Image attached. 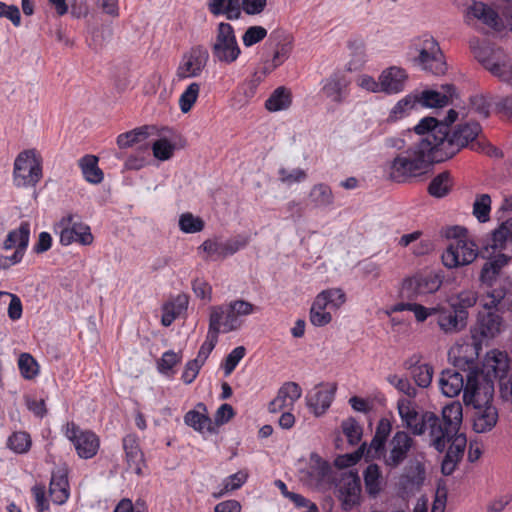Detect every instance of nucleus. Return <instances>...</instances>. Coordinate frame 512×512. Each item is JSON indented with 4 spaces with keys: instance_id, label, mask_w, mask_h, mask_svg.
I'll return each mask as SVG.
<instances>
[{
    "instance_id": "1",
    "label": "nucleus",
    "mask_w": 512,
    "mask_h": 512,
    "mask_svg": "<svg viewBox=\"0 0 512 512\" xmlns=\"http://www.w3.org/2000/svg\"><path fill=\"white\" fill-rule=\"evenodd\" d=\"M479 372L477 369H470L467 374V386L464 391L463 401L466 406H473L474 412L473 429L476 433L490 431L497 423L498 412L491 404L494 387L491 383L478 384Z\"/></svg>"
},
{
    "instance_id": "2",
    "label": "nucleus",
    "mask_w": 512,
    "mask_h": 512,
    "mask_svg": "<svg viewBox=\"0 0 512 512\" xmlns=\"http://www.w3.org/2000/svg\"><path fill=\"white\" fill-rule=\"evenodd\" d=\"M440 152L430 142L418 141L406 151L398 154L390 165V177L393 181L404 182L408 178L420 176L428 171L438 160Z\"/></svg>"
},
{
    "instance_id": "3",
    "label": "nucleus",
    "mask_w": 512,
    "mask_h": 512,
    "mask_svg": "<svg viewBox=\"0 0 512 512\" xmlns=\"http://www.w3.org/2000/svg\"><path fill=\"white\" fill-rule=\"evenodd\" d=\"M444 422L442 423V430L447 428V433L443 436V448L436 449L439 452L445 450L446 445L450 443L448 450L444 456L441 464V471L444 475H451L457 466V463L462 459L467 439L465 434L459 433L460 426L463 419V409L459 401H454L443 408Z\"/></svg>"
},
{
    "instance_id": "4",
    "label": "nucleus",
    "mask_w": 512,
    "mask_h": 512,
    "mask_svg": "<svg viewBox=\"0 0 512 512\" xmlns=\"http://www.w3.org/2000/svg\"><path fill=\"white\" fill-rule=\"evenodd\" d=\"M398 414L403 426L410 430L415 436L423 435L429 431L435 449L443 448V436L447 433V428L442 430L441 426L444 417H439L431 411L419 413L416 404L410 399L401 398L397 402Z\"/></svg>"
},
{
    "instance_id": "5",
    "label": "nucleus",
    "mask_w": 512,
    "mask_h": 512,
    "mask_svg": "<svg viewBox=\"0 0 512 512\" xmlns=\"http://www.w3.org/2000/svg\"><path fill=\"white\" fill-rule=\"evenodd\" d=\"M410 50L417 54L413 57V63L422 70L437 76L446 73L447 64L444 54L432 35L426 33L413 38Z\"/></svg>"
},
{
    "instance_id": "6",
    "label": "nucleus",
    "mask_w": 512,
    "mask_h": 512,
    "mask_svg": "<svg viewBox=\"0 0 512 512\" xmlns=\"http://www.w3.org/2000/svg\"><path fill=\"white\" fill-rule=\"evenodd\" d=\"M467 230L454 226L447 232L448 238H453L442 253V263L448 269H454L471 264L478 256V247L473 241L466 239Z\"/></svg>"
},
{
    "instance_id": "7",
    "label": "nucleus",
    "mask_w": 512,
    "mask_h": 512,
    "mask_svg": "<svg viewBox=\"0 0 512 512\" xmlns=\"http://www.w3.org/2000/svg\"><path fill=\"white\" fill-rule=\"evenodd\" d=\"M258 310L252 303L237 299L224 305L210 307L209 324L214 322L220 333H229L240 329L243 324L241 317L248 316Z\"/></svg>"
},
{
    "instance_id": "8",
    "label": "nucleus",
    "mask_w": 512,
    "mask_h": 512,
    "mask_svg": "<svg viewBox=\"0 0 512 512\" xmlns=\"http://www.w3.org/2000/svg\"><path fill=\"white\" fill-rule=\"evenodd\" d=\"M413 446L414 439L412 436L407 431L398 430L392 435L388 443L369 459L382 461L387 469L394 470L407 460Z\"/></svg>"
},
{
    "instance_id": "9",
    "label": "nucleus",
    "mask_w": 512,
    "mask_h": 512,
    "mask_svg": "<svg viewBox=\"0 0 512 512\" xmlns=\"http://www.w3.org/2000/svg\"><path fill=\"white\" fill-rule=\"evenodd\" d=\"M42 176V159L35 149L24 150L17 155L13 167L16 187H35Z\"/></svg>"
},
{
    "instance_id": "10",
    "label": "nucleus",
    "mask_w": 512,
    "mask_h": 512,
    "mask_svg": "<svg viewBox=\"0 0 512 512\" xmlns=\"http://www.w3.org/2000/svg\"><path fill=\"white\" fill-rule=\"evenodd\" d=\"M442 135L440 139L441 151L440 156H437L438 160H447L452 158L462 148L466 147L470 142H473L481 131V126L477 122H469L465 124H459L452 134L446 135L445 132L437 130Z\"/></svg>"
},
{
    "instance_id": "11",
    "label": "nucleus",
    "mask_w": 512,
    "mask_h": 512,
    "mask_svg": "<svg viewBox=\"0 0 512 512\" xmlns=\"http://www.w3.org/2000/svg\"><path fill=\"white\" fill-rule=\"evenodd\" d=\"M502 328V316L488 307V304H484L483 309L477 314L475 324L471 327V337L476 353L478 354V351L481 350L482 344L499 335Z\"/></svg>"
},
{
    "instance_id": "12",
    "label": "nucleus",
    "mask_w": 512,
    "mask_h": 512,
    "mask_svg": "<svg viewBox=\"0 0 512 512\" xmlns=\"http://www.w3.org/2000/svg\"><path fill=\"white\" fill-rule=\"evenodd\" d=\"M470 369H477L473 359L457 358L453 368L445 369L439 378V387L442 394L453 398L464 392L467 386V374Z\"/></svg>"
},
{
    "instance_id": "13",
    "label": "nucleus",
    "mask_w": 512,
    "mask_h": 512,
    "mask_svg": "<svg viewBox=\"0 0 512 512\" xmlns=\"http://www.w3.org/2000/svg\"><path fill=\"white\" fill-rule=\"evenodd\" d=\"M55 231L59 234V242L63 246H69L73 243L88 246L94 241L89 225L72 213L61 217L55 224Z\"/></svg>"
},
{
    "instance_id": "14",
    "label": "nucleus",
    "mask_w": 512,
    "mask_h": 512,
    "mask_svg": "<svg viewBox=\"0 0 512 512\" xmlns=\"http://www.w3.org/2000/svg\"><path fill=\"white\" fill-rule=\"evenodd\" d=\"M216 61L231 64L237 60L241 50L231 24L221 22L217 26L215 41L211 46Z\"/></svg>"
},
{
    "instance_id": "15",
    "label": "nucleus",
    "mask_w": 512,
    "mask_h": 512,
    "mask_svg": "<svg viewBox=\"0 0 512 512\" xmlns=\"http://www.w3.org/2000/svg\"><path fill=\"white\" fill-rule=\"evenodd\" d=\"M441 285L442 276L437 273L416 274L403 281L400 297L406 300H415L419 296L435 293Z\"/></svg>"
},
{
    "instance_id": "16",
    "label": "nucleus",
    "mask_w": 512,
    "mask_h": 512,
    "mask_svg": "<svg viewBox=\"0 0 512 512\" xmlns=\"http://www.w3.org/2000/svg\"><path fill=\"white\" fill-rule=\"evenodd\" d=\"M478 376V384L480 387L483 384L491 383L493 384V379H499L500 387L502 383L506 382L508 378H506V374L509 370V359L506 352L500 350H491L486 354L485 360L483 362V369L479 370ZM494 387V385H492Z\"/></svg>"
},
{
    "instance_id": "17",
    "label": "nucleus",
    "mask_w": 512,
    "mask_h": 512,
    "mask_svg": "<svg viewBox=\"0 0 512 512\" xmlns=\"http://www.w3.org/2000/svg\"><path fill=\"white\" fill-rule=\"evenodd\" d=\"M65 436L73 443L80 458L90 459L99 449V439L91 431H83L73 422L68 423Z\"/></svg>"
},
{
    "instance_id": "18",
    "label": "nucleus",
    "mask_w": 512,
    "mask_h": 512,
    "mask_svg": "<svg viewBox=\"0 0 512 512\" xmlns=\"http://www.w3.org/2000/svg\"><path fill=\"white\" fill-rule=\"evenodd\" d=\"M209 54L206 48L201 45L191 48L184 54L176 70V76L179 80L194 78L199 76L207 64Z\"/></svg>"
},
{
    "instance_id": "19",
    "label": "nucleus",
    "mask_w": 512,
    "mask_h": 512,
    "mask_svg": "<svg viewBox=\"0 0 512 512\" xmlns=\"http://www.w3.org/2000/svg\"><path fill=\"white\" fill-rule=\"evenodd\" d=\"M333 471L330 463L322 459L317 453H311L310 464L303 471V480L309 486L321 487L333 481Z\"/></svg>"
},
{
    "instance_id": "20",
    "label": "nucleus",
    "mask_w": 512,
    "mask_h": 512,
    "mask_svg": "<svg viewBox=\"0 0 512 512\" xmlns=\"http://www.w3.org/2000/svg\"><path fill=\"white\" fill-rule=\"evenodd\" d=\"M393 425L389 418L382 417L375 428V433L369 444L362 443L357 450V457L366 459L370 458L377 451H380L389 441Z\"/></svg>"
},
{
    "instance_id": "21",
    "label": "nucleus",
    "mask_w": 512,
    "mask_h": 512,
    "mask_svg": "<svg viewBox=\"0 0 512 512\" xmlns=\"http://www.w3.org/2000/svg\"><path fill=\"white\" fill-rule=\"evenodd\" d=\"M393 425L389 418L382 417L375 428V433L369 444L362 443L357 450V457L366 459L370 458L377 451H380L389 441Z\"/></svg>"
},
{
    "instance_id": "22",
    "label": "nucleus",
    "mask_w": 512,
    "mask_h": 512,
    "mask_svg": "<svg viewBox=\"0 0 512 512\" xmlns=\"http://www.w3.org/2000/svg\"><path fill=\"white\" fill-rule=\"evenodd\" d=\"M336 390L335 383L321 384L320 388H316L306 396L308 407L313 410L315 415H322L331 406Z\"/></svg>"
},
{
    "instance_id": "23",
    "label": "nucleus",
    "mask_w": 512,
    "mask_h": 512,
    "mask_svg": "<svg viewBox=\"0 0 512 512\" xmlns=\"http://www.w3.org/2000/svg\"><path fill=\"white\" fill-rule=\"evenodd\" d=\"M441 88L443 92L435 90L423 91L417 97V103L429 108H441L452 103L453 98L457 97L456 87L453 84H445Z\"/></svg>"
},
{
    "instance_id": "24",
    "label": "nucleus",
    "mask_w": 512,
    "mask_h": 512,
    "mask_svg": "<svg viewBox=\"0 0 512 512\" xmlns=\"http://www.w3.org/2000/svg\"><path fill=\"white\" fill-rule=\"evenodd\" d=\"M349 84L345 74L334 73L325 80L322 91L332 102L341 104L349 95Z\"/></svg>"
},
{
    "instance_id": "25",
    "label": "nucleus",
    "mask_w": 512,
    "mask_h": 512,
    "mask_svg": "<svg viewBox=\"0 0 512 512\" xmlns=\"http://www.w3.org/2000/svg\"><path fill=\"white\" fill-rule=\"evenodd\" d=\"M122 444L128 466L137 475H142V468L145 466V459L144 454L139 446L138 437L135 434H128L123 438Z\"/></svg>"
},
{
    "instance_id": "26",
    "label": "nucleus",
    "mask_w": 512,
    "mask_h": 512,
    "mask_svg": "<svg viewBox=\"0 0 512 512\" xmlns=\"http://www.w3.org/2000/svg\"><path fill=\"white\" fill-rule=\"evenodd\" d=\"M438 129L441 130V132H445L446 127L445 125H439V120L434 117H424L413 128V131L421 136L419 141L427 140L430 142L431 146H435L440 152L441 148L440 145L438 146V143H440V139H442L439 135L442 134L436 131Z\"/></svg>"
},
{
    "instance_id": "27",
    "label": "nucleus",
    "mask_w": 512,
    "mask_h": 512,
    "mask_svg": "<svg viewBox=\"0 0 512 512\" xmlns=\"http://www.w3.org/2000/svg\"><path fill=\"white\" fill-rule=\"evenodd\" d=\"M437 315V324L445 333H453L462 330L467 325L466 316L462 311L456 312L454 309H446L439 306Z\"/></svg>"
},
{
    "instance_id": "28",
    "label": "nucleus",
    "mask_w": 512,
    "mask_h": 512,
    "mask_svg": "<svg viewBox=\"0 0 512 512\" xmlns=\"http://www.w3.org/2000/svg\"><path fill=\"white\" fill-rule=\"evenodd\" d=\"M407 77L406 71L399 67L393 66L384 70L380 74L382 92L386 94H397L402 92L405 88Z\"/></svg>"
},
{
    "instance_id": "29",
    "label": "nucleus",
    "mask_w": 512,
    "mask_h": 512,
    "mask_svg": "<svg viewBox=\"0 0 512 512\" xmlns=\"http://www.w3.org/2000/svg\"><path fill=\"white\" fill-rule=\"evenodd\" d=\"M510 257L505 254H497L491 257L485 264L483 265L480 273V281L482 284L492 287L496 282L498 276L503 267H505L509 261Z\"/></svg>"
},
{
    "instance_id": "30",
    "label": "nucleus",
    "mask_w": 512,
    "mask_h": 512,
    "mask_svg": "<svg viewBox=\"0 0 512 512\" xmlns=\"http://www.w3.org/2000/svg\"><path fill=\"white\" fill-rule=\"evenodd\" d=\"M469 17L480 20L490 28L497 29L500 26L498 13L483 2L474 1L467 9Z\"/></svg>"
},
{
    "instance_id": "31",
    "label": "nucleus",
    "mask_w": 512,
    "mask_h": 512,
    "mask_svg": "<svg viewBox=\"0 0 512 512\" xmlns=\"http://www.w3.org/2000/svg\"><path fill=\"white\" fill-rule=\"evenodd\" d=\"M208 10L214 16H225L228 20H237L241 16L240 0H209Z\"/></svg>"
},
{
    "instance_id": "32",
    "label": "nucleus",
    "mask_w": 512,
    "mask_h": 512,
    "mask_svg": "<svg viewBox=\"0 0 512 512\" xmlns=\"http://www.w3.org/2000/svg\"><path fill=\"white\" fill-rule=\"evenodd\" d=\"M30 238V224L21 222L17 229L11 230L6 239L3 241L2 248L4 250L27 249Z\"/></svg>"
},
{
    "instance_id": "33",
    "label": "nucleus",
    "mask_w": 512,
    "mask_h": 512,
    "mask_svg": "<svg viewBox=\"0 0 512 512\" xmlns=\"http://www.w3.org/2000/svg\"><path fill=\"white\" fill-rule=\"evenodd\" d=\"M492 61L494 62L487 63L489 72L501 81L512 85V58L502 50L498 58H493Z\"/></svg>"
},
{
    "instance_id": "34",
    "label": "nucleus",
    "mask_w": 512,
    "mask_h": 512,
    "mask_svg": "<svg viewBox=\"0 0 512 512\" xmlns=\"http://www.w3.org/2000/svg\"><path fill=\"white\" fill-rule=\"evenodd\" d=\"M309 199L315 208H326L334 203L333 192L325 183L314 185L310 190Z\"/></svg>"
},
{
    "instance_id": "35",
    "label": "nucleus",
    "mask_w": 512,
    "mask_h": 512,
    "mask_svg": "<svg viewBox=\"0 0 512 512\" xmlns=\"http://www.w3.org/2000/svg\"><path fill=\"white\" fill-rule=\"evenodd\" d=\"M478 300L477 292L471 289L463 290L449 300L450 308L456 312L462 311L468 320V309L473 307Z\"/></svg>"
},
{
    "instance_id": "36",
    "label": "nucleus",
    "mask_w": 512,
    "mask_h": 512,
    "mask_svg": "<svg viewBox=\"0 0 512 512\" xmlns=\"http://www.w3.org/2000/svg\"><path fill=\"white\" fill-rule=\"evenodd\" d=\"M84 178L93 184H98L103 180V172L98 167V158L94 155H85L79 160Z\"/></svg>"
},
{
    "instance_id": "37",
    "label": "nucleus",
    "mask_w": 512,
    "mask_h": 512,
    "mask_svg": "<svg viewBox=\"0 0 512 512\" xmlns=\"http://www.w3.org/2000/svg\"><path fill=\"white\" fill-rule=\"evenodd\" d=\"M291 93L285 87L276 88L265 102L268 111L276 112L289 108L291 105Z\"/></svg>"
},
{
    "instance_id": "38",
    "label": "nucleus",
    "mask_w": 512,
    "mask_h": 512,
    "mask_svg": "<svg viewBox=\"0 0 512 512\" xmlns=\"http://www.w3.org/2000/svg\"><path fill=\"white\" fill-rule=\"evenodd\" d=\"M184 422L187 426L192 427L195 431L201 433L204 431H214L213 423L210 417L198 410L188 411L184 416Z\"/></svg>"
},
{
    "instance_id": "39",
    "label": "nucleus",
    "mask_w": 512,
    "mask_h": 512,
    "mask_svg": "<svg viewBox=\"0 0 512 512\" xmlns=\"http://www.w3.org/2000/svg\"><path fill=\"white\" fill-rule=\"evenodd\" d=\"M366 491L371 496H376L381 491L382 475L377 464H370L363 473Z\"/></svg>"
},
{
    "instance_id": "40",
    "label": "nucleus",
    "mask_w": 512,
    "mask_h": 512,
    "mask_svg": "<svg viewBox=\"0 0 512 512\" xmlns=\"http://www.w3.org/2000/svg\"><path fill=\"white\" fill-rule=\"evenodd\" d=\"M219 330L216 328V324L212 322L208 325V331L206 335V340L201 345L198 355L195 360H200V364H204L210 353L215 348L218 343Z\"/></svg>"
},
{
    "instance_id": "41",
    "label": "nucleus",
    "mask_w": 512,
    "mask_h": 512,
    "mask_svg": "<svg viewBox=\"0 0 512 512\" xmlns=\"http://www.w3.org/2000/svg\"><path fill=\"white\" fill-rule=\"evenodd\" d=\"M451 189V178L449 172H442L435 176L428 186V192L431 196L442 198L446 196Z\"/></svg>"
},
{
    "instance_id": "42",
    "label": "nucleus",
    "mask_w": 512,
    "mask_h": 512,
    "mask_svg": "<svg viewBox=\"0 0 512 512\" xmlns=\"http://www.w3.org/2000/svg\"><path fill=\"white\" fill-rule=\"evenodd\" d=\"M325 302H323L322 298H315L311 309H310V321L314 326H325L330 323L332 316L330 312L326 311Z\"/></svg>"
},
{
    "instance_id": "43",
    "label": "nucleus",
    "mask_w": 512,
    "mask_h": 512,
    "mask_svg": "<svg viewBox=\"0 0 512 512\" xmlns=\"http://www.w3.org/2000/svg\"><path fill=\"white\" fill-rule=\"evenodd\" d=\"M417 104V96L407 95L399 100L391 109L388 116L389 122H395L408 114Z\"/></svg>"
},
{
    "instance_id": "44",
    "label": "nucleus",
    "mask_w": 512,
    "mask_h": 512,
    "mask_svg": "<svg viewBox=\"0 0 512 512\" xmlns=\"http://www.w3.org/2000/svg\"><path fill=\"white\" fill-rule=\"evenodd\" d=\"M491 197L489 194L477 195L473 203V215L480 223H486L490 219Z\"/></svg>"
},
{
    "instance_id": "45",
    "label": "nucleus",
    "mask_w": 512,
    "mask_h": 512,
    "mask_svg": "<svg viewBox=\"0 0 512 512\" xmlns=\"http://www.w3.org/2000/svg\"><path fill=\"white\" fill-rule=\"evenodd\" d=\"M18 368L21 376L26 380H32L39 374V365L29 353L20 354Z\"/></svg>"
},
{
    "instance_id": "46",
    "label": "nucleus",
    "mask_w": 512,
    "mask_h": 512,
    "mask_svg": "<svg viewBox=\"0 0 512 512\" xmlns=\"http://www.w3.org/2000/svg\"><path fill=\"white\" fill-rule=\"evenodd\" d=\"M148 135V127L136 128L129 132L120 134L117 137V145L121 149L128 148L145 140Z\"/></svg>"
},
{
    "instance_id": "47",
    "label": "nucleus",
    "mask_w": 512,
    "mask_h": 512,
    "mask_svg": "<svg viewBox=\"0 0 512 512\" xmlns=\"http://www.w3.org/2000/svg\"><path fill=\"white\" fill-rule=\"evenodd\" d=\"M7 447L17 454L28 452L31 447V438L27 432H14L7 439Z\"/></svg>"
},
{
    "instance_id": "48",
    "label": "nucleus",
    "mask_w": 512,
    "mask_h": 512,
    "mask_svg": "<svg viewBox=\"0 0 512 512\" xmlns=\"http://www.w3.org/2000/svg\"><path fill=\"white\" fill-rule=\"evenodd\" d=\"M136 154L127 157L125 161V168L128 170H139L143 168L150 157V147L148 144H141L138 146Z\"/></svg>"
},
{
    "instance_id": "49",
    "label": "nucleus",
    "mask_w": 512,
    "mask_h": 512,
    "mask_svg": "<svg viewBox=\"0 0 512 512\" xmlns=\"http://www.w3.org/2000/svg\"><path fill=\"white\" fill-rule=\"evenodd\" d=\"M204 225V221L200 217L194 216L190 212L183 213L179 217V228L182 232L187 234H194L202 231L204 229Z\"/></svg>"
},
{
    "instance_id": "50",
    "label": "nucleus",
    "mask_w": 512,
    "mask_h": 512,
    "mask_svg": "<svg viewBox=\"0 0 512 512\" xmlns=\"http://www.w3.org/2000/svg\"><path fill=\"white\" fill-rule=\"evenodd\" d=\"M200 91V85L196 82L190 83L179 98V107L183 113H188L195 104Z\"/></svg>"
},
{
    "instance_id": "51",
    "label": "nucleus",
    "mask_w": 512,
    "mask_h": 512,
    "mask_svg": "<svg viewBox=\"0 0 512 512\" xmlns=\"http://www.w3.org/2000/svg\"><path fill=\"white\" fill-rule=\"evenodd\" d=\"M341 428L351 445H357L361 441L363 428L356 419L350 417L342 421Z\"/></svg>"
},
{
    "instance_id": "52",
    "label": "nucleus",
    "mask_w": 512,
    "mask_h": 512,
    "mask_svg": "<svg viewBox=\"0 0 512 512\" xmlns=\"http://www.w3.org/2000/svg\"><path fill=\"white\" fill-rule=\"evenodd\" d=\"M417 386L427 388L433 377V368L428 364H420L412 369L410 373Z\"/></svg>"
},
{
    "instance_id": "53",
    "label": "nucleus",
    "mask_w": 512,
    "mask_h": 512,
    "mask_svg": "<svg viewBox=\"0 0 512 512\" xmlns=\"http://www.w3.org/2000/svg\"><path fill=\"white\" fill-rule=\"evenodd\" d=\"M473 49V53L475 58L482 64V66L489 71L488 62H493V58H498L501 53V49H492L487 45L484 46H471Z\"/></svg>"
},
{
    "instance_id": "54",
    "label": "nucleus",
    "mask_w": 512,
    "mask_h": 512,
    "mask_svg": "<svg viewBox=\"0 0 512 512\" xmlns=\"http://www.w3.org/2000/svg\"><path fill=\"white\" fill-rule=\"evenodd\" d=\"M246 480H247L246 473H244L242 471L234 473L224 479L223 489L219 493H214L213 496L215 498H219L229 491L239 489L246 482Z\"/></svg>"
},
{
    "instance_id": "55",
    "label": "nucleus",
    "mask_w": 512,
    "mask_h": 512,
    "mask_svg": "<svg viewBox=\"0 0 512 512\" xmlns=\"http://www.w3.org/2000/svg\"><path fill=\"white\" fill-rule=\"evenodd\" d=\"M151 149L156 159L166 161L173 156L175 145L167 139L161 138L152 144Z\"/></svg>"
},
{
    "instance_id": "56",
    "label": "nucleus",
    "mask_w": 512,
    "mask_h": 512,
    "mask_svg": "<svg viewBox=\"0 0 512 512\" xmlns=\"http://www.w3.org/2000/svg\"><path fill=\"white\" fill-rule=\"evenodd\" d=\"M316 298H322L326 306L332 309L339 308L345 302V294L341 289H328L322 291Z\"/></svg>"
},
{
    "instance_id": "57",
    "label": "nucleus",
    "mask_w": 512,
    "mask_h": 512,
    "mask_svg": "<svg viewBox=\"0 0 512 512\" xmlns=\"http://www.w3.org/2000/svg\"><path fill=\"white\" fill-rule=\"evenodd\" d=\"M268 72L266 68L257 70L252 74L251 78L243 84V93L246 98L254 97L258 86L265 79Z\"/></svg>"
},
{
    "instance_id": "58",
    "label": "nucleus",
    "mask_w": 512,
    "mask_h": 512,
    "mask_svg": "<svg viewBox=\"0 0 512 512\" xmlns=\"http://www.w3.org/2000/svg\"><path fill=\"white\" fill-rule=\"evenodd\" d=\"M387 381L393 385L398 391L402 392L409 398H415L417 389L410 383L407 378L399 377L396 374L388 375Z\"/></svg>"
},
{
    "instance_id": "59",
    "label": "nucleus",
    "mask_w": 512,
    "mask_h": 512,
    "mask_svg": "<svg viewBox=\"0 0 512 512\" xmlns=\"http://www.w3.org/2000/svg\"><path fill=\"white\" fill-rule=\"evenodd\" d=\"M267 36V30L262 26H250L242 36L244 46L251 47L261 42Z\"/></svg>"
},
{
    "instance_id": "60",
    "label": "nucleus",
    "mask_w": 512,
    "mask_h": 512,
    "mask_svg": "<svg viewBox=\"0 0 512 512\" xmlns=\"http://www.w3.org/2000/svg\"><path fill=\"white\" fill-rule=\"evenodd\" d=\"M180 361L181 355L173 350H168L162 354L161 359L158 361V370L160 373L168 375Z\"/></svg>"
},
{
    "instance_id": "61",
    "label": "nucleus",
    "mask_w": 512,
    "mask_h": 512,
    "mask_svg": "<svg viewBox=\"0 0 512 512\" xmlns=\"http://www.w3.org/2000/svg\"><path fill=\"white\" fill-rule=\"evenodd\" d=\"M245 356V348L243 346H238L234 348L225 358V362L223 364L224 373L226 376L230 375L234 369L237 367L239 362Z\"/></svg>"
},
{
    "instance_id": "62",
    "label": "nucleus",
    "mask_w": 512,
    "mask_h": 512,
    "mask_svg": "<svg viewBox=\"0 0 512 512\" xmlns=\"http://www.w3.org/2000/svg\"><path fill=\"white\" fill-rule=\"evenodd\" d=\"M470 106L480 117L487 118L490 115V102L487 96L476 94L470 97Z\"/></svg>"
},
{
    "instance_id": "63",
    "label": "nucleus",
    "mask_w": 512,
    "mask_h": 512,
    "mask_svg": "<svg viewBox=\"0 0 512 512\" xmlns=\"http://www.w3.org/2000/svg\"><path fill=\"white\" fill-rule=\"evenodd\" d=\"M199 250L205 252L209 257L224 258L223 243L217 238L205 240Z\"/></svg>"
},
{
    "instance_id": "64",
    "label": "nucleus",
    "mask_w": 512,
    "mask_h": 512,
    "mask_svg": "<svg viewBox=\"0 0 512 512\" xmlns=\"http://www.w3.org/2000/svg\"><path fill=\"white\" fill-rule=\"evenodd\" d=\"M224 258L233 255L240 249H243L248 244V238L244 236H237L235 238L222 241Z\"/></svg>"
}]
</instances>
